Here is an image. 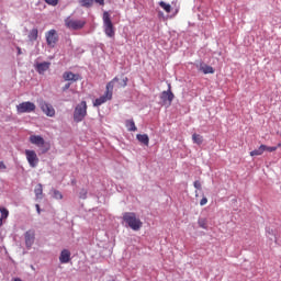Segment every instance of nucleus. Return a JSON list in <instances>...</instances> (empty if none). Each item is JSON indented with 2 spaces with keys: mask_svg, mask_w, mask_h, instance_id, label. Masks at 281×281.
<instances>
[{
  "mask_svg": "<svg viewBox=\"0 0 281 281\" xmlns=\"http://www.w3.org/2000/svg\"><path fill=\"white\" fill-rule=\"evenodd\" d=\"M115 82H120V78L114 77L110 82L106 83L104 94L94 100L93 106H102V104L113 100V89L115 88Z\"/></svg>",
  "mask_w": 281,
  "mask_h": 281,
  "instance_id": "obj_1",
  "label": "nucleus"
},
{
  "mask_svg": "<svg viewBox=\"0 0 281 281\" xmlns=\"http://www.w3.org/2000/svg\"><path fill=\"white\" fill-rule=\"evenodd\" d=\"M123 221L124 223H126L127 227L133 229V232H139L142 229V225H144V223H142V220L137 217V214L133 212H125L123 214Z\"/></svg>",
  "mask_w": 281,
  "mask_h": 281,
  "instance_id": "obj_2",
  "label": "nucleus"
},
{
  "mask_svg": "<svg viewBox=\"0 0 281 281\" xmlns=\"http://www.w3.org/2000/svg\"><path fill=\"white\" fill-rule=\"evenodd\" d=\"M103 30L108 38H115V26L113 25V21H111L109 11L103 12Z\"/></svg>",
  "mask_w": 281,
  "mask_h": 281,
  "instance_id": "obj_3",
  "label": "nucleus"
},
{
  "mask_svg": "<svg viewBox=\"0 0 281 281\" xmlns=\"http://www.w3.org/2000/svg\"><path fill=\"white\" fill-rule=\"evenodd\" d=\"M87 101H81L79 104L76 105L74 111V122L79 124L87 117Z\"/></svg>",
  "mask_w": 281,
  "mask_h": 281,
  "instance_id": "obj_4",
  "label": "nucleus"
},
{
  "mask_svg": "<svg viewBox=\"0 0 281 281\" xmlns=\"http://www.w3.org/2000/svg\"><path fill=\"white\" fill-rule=\"evenodd\" d=\"M29 139L32 144H34V146L43 148V154L47 153L50 148L49 143H45V138H43L41 135H31Z\"/></svg>",
  "mask_w": 281,
  "mask_h": 281,
  "instance_id": "obj_5",
  "label": "nucleus"
},
{
  "mask_svg": "<svg viewBox=\"0 0 281 281\" xmlns=\"http://www.w3.org/2000/svg\"><path fill=\"white\" fill-rule=\"evenodd\" d=\"M16 111L19 114L34 113L36 111V104L30 101H25L16 105Z\"/></svg>",
  "mask_w": 281,
  "mask_h": 281,
  "instance_id": "obj_6",
  "label": "nucleus"
},
{
  "mask_svg": "<svg viewBox=\"0 0 281 281\" xmlns=\"http://www.w3.org/2000/svg\"><path fill=\"white\" fill-rule=\"evenodd\" d=\"M85 21L74 20L71 16L65 19V25L68 30H82L85 27Z\"/></svg>",
  "mask_w": 281,
  "mask_h": 281,
  "instance_id": "obj_7",
  "label": "nucleus"
},
{
  "mask_svg": "<svg viewBox=\"0 0 281 281\" xmlns=\"http://www.w3.org/2000/svg\"><path fill=\"white\" fill-rule=\"evenodd\" d=\"M24 153H25V157L29 162V166H31V168H36L40 161L38 156L36 155V151L32 149H26Z\"/></svg>",
  "mask_w": 281,
  "mask_h": 281,
  "instance_id": "obj_8",
  "label": "nucleus"
},
{
  "mask_svg": "<svg viewBox=\"0 0 281 281\" xmlns=\"http://www.w3.org/2000/svg\"><path fill=\"white\" fill-rule=\"evenodd\" d=\"M40 109H42L43 113H45L47 117H54V115H56V110L54 106L45 101L40 103Z\"/></svg>",
  "mask_w": 281,
  "mask_h": 281,
  "instance_id": "obj_9",
  "label": "nucleus"
},
{
  "mask_svg": "<svg viewBox=\"0 0 281 281\" xmlns=\"http://www.w3.org/2000/svg\"><path fill=\"white\" fill-rule=\"evenodd\" d=\"M46 42L49 47H55L56 43H58V34L56 30H50L46 33Z\"/></svg>",
  "mask_w": 281,
  "mask_h": 281,
  "instance_id": "obj_10",
  "label": "nucleus"
},
{
  "mask_svg": "<svg viewBox=\"0 0 281 281\" xmlns=\"http://www.w3.org/2000/svg\"><path fill=\"white\" fill-rule=\"evenodd\" d=\"M160 99L162 100V102L166 104H172V100H175V93H172L171 90V86H168V90L167 91H162L160 94Z\"/></svg>",
  "mask_w": 281,
  "mask_h": 281,
  "instance_id": "obj_11",
  "label": "nucleus"
},
{
  "mask_svg": "<svg viewBox=\"0 0 281 281\" xmlns=\"http://www.w3.org/2000/svg\"><path fill=\"white\" fill-rule=\"evenodd\" d=\"M49 67H52V63L49 61L37 63L35 65V69L40 75H43L45 71L49 70Z\"/></svg>",
  "mask_w": 281,
  "mask_h": 281,
  "instance_id": "obj_12",
  "label": "nucleus"
},
{
  "mask_svg": "<svg viewBox=\"0 0 281 281\" xmlns=\"http://www.w3.org/2000/svg\"><path fill=\"white\" fill-rule=\"evenodd\" d=\"M63 78L66 82H78V80H80V75H76L71 71H66L63 74Z\"/></svg>",
  "mask_w": 281,
  "mask_h": 281,
  "instance_id": "obj_13",
  "label": "nucleus"
},
{
  "mask_svg": "<svg viewBox=\"0 0 281 281\" xmlns=\"http://www.w3.org/2000/svg\"><path fill=\"white\" fill-rule=\"evenodd\" d=\"M36 234L34 231H27L25 233V245L26 247H32L34 245Z\"/></svg>",
  "mask_w": 281,
  "mask_h": 281,
  "instance_id": "obj_14",
  "label": "nucleus"
},
{
  "mask_svg": "<svg viewBox=\"0 0 281 281\" xmlns=\"http://www.w3.org/2000/svg\"><path fill=\"white\" fill-rule=\"evenodd\" d=\"M69 260H71V251L67 249L61 250L59 256V262H61V265H67Z\"/></svg>",
  "mask_w": 281,
  "mask_h": 281,
  "instance_id": "obj_15",
  "label": "nucleus"
},
{
  "mask_svg": "<svg viewBox=\"0 0 281 281\" xmlns=\"http://www.w3.org/2000/svg\"><path fill=\"white\" fill-rule=\"evenodd\" d=\"M136 139H138L140 144H144V146H148V144H150V138L147 134H137Z\"/></svg>",
  "mask_w": 281,
  "mask_h": 281,
  "instance_id": "obj_16",
  "label": "nucleus"
},
{
  "mask_svg": "<svg viewBox=\"0 0 281 281\" xmlns=\"http://www.w3.org/2000/svg\"><path fill=\"white\" fill-rule=\"evenodd\" d=\"M199 70L203 71L205 75L214 74V68L212 66L206 65V64H201Z\"/></svg>",
  "mask_w": 281,
  "mask_h": 281,
  "instance_id": "obj_17",
  "label": "nucleus"
},
{
  "mask_svg": "<svg viewBox=\"0 0 281 281\" xmlns=\"http://www.w3.org/2000/svg\"><path fill=\"white\" fill-rule=\"evenodd\" d=\"M267 145H260L258 149L250 151V157H258L265 153Z\"/></svg>",
  "mask_w": 281,
  "mask_h": 281,
  "instance_id": "obj_18",
  "label": "nucleus"
},
{
  "mask_svg": "<svg viewBox=\"0 0 281 281\" xmlns=\"http://www.w3.org/2000/svg\"><path fill=\"white\" fill-rule=\"evenodd\" d=\"M125 126L131 133H135V131H137V126H135V121L133 120L125 121Z\"/></svg>",
  "mask_w": 281,
  "mask_h": 281,
  "instance_id": "obj_19",
  "label": "nucleus"
},
{
  "mask_svg": "<svg viewBox=\"0 0 281 281\" xmlns=\"http://www.w3.org/2000/svg\"><path fill=\"white\" fill-rule=\"evenodd\" d=\"M38 38V29H33L29 33V41L34 42Z\"/></svg>",
  "mask_w": 281,
  "mask_h": 281,
  "instance_id": "obj_20",
  "label": "nucleus"
},
{
  "mask_svg": "<svg viewBox=\"0 0 281 281\" xmlns=\"http://www.w3.org/2000/svg\"><path fill=\"white\" fill-rule=\"evenodd\" d=\"M36 199H43V184H37L34 189Z\"/></svg>",
  "mask_w": 281,
  "mask_h": 281,
  "instance_id": "obj_21",
  "label": "nucleus"
},
{
  "mask_svg": "<svg viewBox=\"0 0 281 281\" xmlns=\"http://www.w3.org/2000/svg\"><path fill=\"white\" fill-rule=\"evenodd\" d=\"M158 4L160 5V8H162V10H165V12H167V14H170V12H172V5L164 1H160Z\"/></svg>",
  "mask_w": 281,
  "mask_h": 281,
  "instance_id": "obj_22",
  "label": "nucleus"
},
{
  "mask_svg": "<svg viewBox=\"0 0 281 281\" xmlns=\"http://www.w3.org/2000/svg\"><path fill=\"white\" fill-rule=\"evenodd\" d=\"M192 140L194 142V144H198V146H201V144H203V136L199 134H193Z\"/></svg>",
  "mask_w": 281,
  "mask_h": 281,
  "instance_id": "obj_23",
  "label": "nucleus"
},
{
  "mask_svg": "<svg viewBox=\"0 0 281 281\" xmlns=\"http://www.w3.org/2000/svg\"><path fill=\"white\" fill-rule=\"evenodd\" d=\"M82 8H91L93 0H78Z\"/></svg>",
  "mask_w": 281,
  "mask_h": 281,
  "instance_id": "obj_24",
  "label": "nucleus"
},
{
  "mask_svg": "<svg viewBox=\"0 0 281 281\" xmlns=\"http://www.w3.org/2000/svg\"><path fill=\"white\" fill-rule=\"evenodd\" d=\"M0 214H1V217L2 221L8 218V216H10V211H8V209L5 207H0Z\"/></svg>",
  "mask_w": 281,
  "mask_h": 281,
  "instance_id": "obj_25",
  "label": "nucleus"
},
{
  "mask_svg": "<svg viewBox=\"0 0 281 281\" xmlns=\"http://www.w3.org/2000/svg\"><path fill=\"white\" fill-rule=\"evenodd\" d=\"M198 225L202 229H207V220L206 218H199L198 220Z\"/></svg>",
  "mask_w": 281,
  "mask_h": 281,
  "instance_id": "obj_26",
  "label": "nucleus"
},
{
  "mask_svg": "<svg viewBox=\"0 0 281 281\" xmlns=\"http://www.w3.org/2000/svg\"><path fill=\"white\" fill-rule=\"evenodd\" d=\"M53 196L58 201L63 200V193H60L58 190H53Z\"/></svg>",
  "mask_w": 281,
  "mask_h": 281,
  "instance_id": "obj_27",
  "label": "nucleus"
},
{
  "mask_svg": "<svg viewBox=\"0 0 281 281\" xmlns=\"http://www.w3.org/2000/svg\"><path fill=\"white\" fill-rule=\"evenodd\" d=\"M128 86V77L123 78L122 82L120 83V87L122 89L126 88Z\"/></svg>",
  "mask_w": 281,
  "mask_h": 281,
  "instance_id": "obj_28",
  "label": "nucleus"
},
{
  "mask_svg": "<svg viewBox=\"0 0 281 281\" xmlns=\"http://www.w3.org/2000/svg\"><path fill=\"white\" fill-rule=\"evenodd\" d=\"M45 3H47L48 5L56 7L58 5V0H45Z\"/></svg>",
  "mask_w": 281,
  "mask_h": 281,
  "instance_id": "obj_29",
  "label": "nucleus"
},
{
  "mask_svg": "<svg viewBox=\"0 0 281 281\" xmlns=\"http://www.w3.org/2000/svg\"><path fill=\"white\" fill-rule=\"evenodd\" d=\"M268 151V153H276V150H278V147L273 146V147H269V146H266L265 148V151Z\"/></svg>",
  "mask_w": 281,
  "mask_h": 281,
  "instance_id": "obj_30",
  "label": "nucleus"
},
{
  "mask_svg": "<svg viewBox=\"0 0 281 281\" xmlns=\"http://www.w3.org/2000/svg\"><path fill=\"white\" fill-rule=\"evenodd\" d=\"M79 198L81 199H87V190H81L80 194H79Z\"/></svg>",
  "mask_w": 281,
  "mask_h": 281,
  "instance_id": "obj_31",
  "label": "nucleus"
},
{
  "mask_svg": "<svg viewBox=\"0 0 281 281\" xmlns=\"http://www.w3.org/2000/svg\"><path fill=\"white\" fill-rule=\"evenodd\" d=\"M194 188L196 190H201V181L196 180L194 183H193Z\"/></svg>",
  "mask_w": 281,
  "mask_h": 281,
  "instance_id": "obj_32",
  "label": "nucleus"
},
{
  "mask_svg": "<svg viewBox=\"0 0 281 281\" xmlns=\"http://www.w3.org/2000/svg\"><path fill=\"white\" fill-rule=\"evenodd\" d=\"M200 205L203 206V205H207V198H202L201 201H200Z\"/></svg>",
  "mask_w": 281,
  "mask_h": 281,
  "instance_id": "obj_33",
  "label": "nucleus"
},
{
  "mask_svg": "<svg viewBox=\"0 0 281 281\" xmlns=\"http://www.w3.org/2000/svg\"><path fill=\"white\" fill-rule=\"evenodd\" d=\"M71 87V83H66L63 88L61 91H67Z\"/></svg>",
  "mask_w": 281,
  "mask_h": 281,
  "instance_id": "obj_34",
  "label": "nucleus"
},
{
  "mask_svg": "<svg viewBox=\"0 0 281 281\" xmlns=\"http://www.w3.org/2000/svg\"><path fill=\"white\" fill-rule=\"evenodd\" d=\"M0 170H5V164L3 161H0Z\"/></svg>",
  "mask_w": 281,
  "mask_h": 281,
  "instance_id": "obj_35",
  "label": "nucleus"
},
{
  "mask_svg": "<svg viewBox=\"0 0 281 281\" xmlns=\"http://www.w3.org/2000/svg\"><path fill=\"white\" fill-rule=\"evenodd\" d=\"M99 5H104V0H94Z\"/></svg>",
  "mask_w": 281,
  "mask_h": 281,
  "instance_id": "obj_36",
  "label": "nucleus"
},
{
  "mask_svg": "<svg viewBox=\"0 0 281 281\" xmlns=\"http://www.w3.org/2000/svg\"><path fill=\"white\" fill-rule=\"evenodd\" d=\"M35 207L37 210V214H41V205L36 204Z\"/></svg>",
  "mask_w": 281,
  "mask_h": 281,
  "instance_id": "obj_37",
  "label": "nucleus"
},
{
  "mask_svg": "<svg viewBox=\"0 0 281 281\" xmlns=\"http://www.w3.org/2000/svg\"><path fill=\"white\" fill-rule=\"evenodd\" d=\"M18 56H21L22 52H21V47H18Z\"/></svg>",
  "mask_w": 281,
  "mask_h": 281,
  "instance_id": "obj_38",
  "label": "nucleus"
},
{
  "mask_svg": "<svg viewBox=\"0 0 281 281\" xmlns=\"http://www.w3.org/2000/svg\"><path fill=\"white\" fill-rule=\"evenodd\" d=\"M274 148H281V143H279Z\"/></svg>",
  "mask_w": 281,
  "mask_h": 281,
  "instance_id": "obj_39",
  "label": "nucleus"
},
{
  "mask_svg": "<svg viewBox=\"0 0 281 281\" xmlns=\"http://www.w3.org/2000/svg\"><path fill=\"white\" fill-rule=\"evenodd\" d=\"M3 225V220L0 218V227Z\"/></svg>",
  "mask_w": 281,
  "mask_h": 281,
  "instance_id": "obj_40",
  "label": "nucleus"
}]
</instances>
